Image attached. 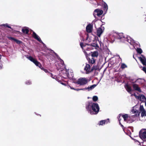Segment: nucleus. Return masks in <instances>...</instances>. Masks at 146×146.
Masks as SVG:
<instances>
[{
    "label": "nucleus",
    "mask_w": 146,
    "mask_h": 146,
    "mask_svg": "<svg viewBox=\"0 0 146 146\" xmlns=\"http://www.w3.org/2000/svg\"><path fill=\"white\" fill-rule=\"evenodd\" d=\"M87 110L91 114H97L99 110V107L98 104L93 103L91 105H89L87 108Z\"/></svg>",
    "instance_id": "nucleus-1"
},
{
    "label": "nucleus",
    "mask_w": 146,
    "mask_h": 146,
    "mask_svg": "<svg viewBox=\"0 0 146 146\" xmlns=\"http://www.w3.org/2000/svg\"><path fill=\"white\" fill-rule=\"evenodd\" d=\"M127 91L131 94L132 96H134L137 99H139L140 101L142 102H144L146 100V98L143 95H140L139 96H137L135 94H131V92H132L133 90H132L130 87L128 85H126L125 87Z\"/></svg>",
    "instance_id": "nucleus-2"
},
{
    "label": "nucleus",
    "mask_w": 146,
    "mask_h": 146,
    "mask_svg": "<svg viewBox=\"0 0 146 146\" xmlns=\"http://www.w3.org/2000/svg\"><path fill=\"white\" fill-rule=\"evenodd\" d=\"M88 81V80L86 78H82L78 79L75 83L80 86H83L87 84Z\"/></svg>",
    "instance_id": "nucleus-3"
},
{
    "label": "nucleus",
    "mask_w": 146,
    "mask_h": 146,
    "mask_svg": "<svg viewBox=\"0 0 146 146\" xmlns=\"http://www.w3.org/2000/svg\"><path fill=\"white\" fill-rule=\"evenodd\" d=\"M139 137L142 140H146V129H142L139 132Z\"/></svg>",
    "instance_id": "nucleus-4"
},
{
    "label": "nucleus",
    "mask_w": 146,
    "mask_h": 146,
    "mask_svg": "<svg viewBox=\"0 0 146 146\" xmlns=\"http://www.w3.org/2000/svg\"><path fill=\"white\" fill-rule=\"evenodd\" d=\"M27 58L31 61L33 62L36 66H38L40 68H41V64L38 61L36 60L35 59L31 56L27 57Z\"/></svg>",
    "instance_id": "nucleus-5"
},
{
    "label": "nucleus",
    "mask_w": 146,
    "mask_h": 146,
    "mask_svg": "<svg viewBox=\"0 0 146 146\" xmlns=\"http://www.w3.org/2000/svg\"><path fill=\"white\" fill-rule=\"evenodd\" d=\"M96 86V85L94 84V85H92L90 87H88V88H82V89H75L74 88H72L71 86H70V88L72 89H73V90H76L77 91H78V90H86L87 89H88L89 90H92V89H93Z\"/></svg>",
    "instance_id": "nucleus-6"
},
{
    "label": "nucleus",
    "mask_w": 146,
    "mask_h": 146,
    "mask_svg": "<svg viewBox=\"0 0 146 146\" xmlns=\"http://www.w3.org/2000/svg\"><path fill=\"white\" fill-rule=\"evenodd\" d=\"M103 13V11L99 9L95 10L94 13L93 15L94 16L96 15L100 16L102 15Z\"/></svg>",
    "instance_id": "nucleus-7"
},
{
    "label": "nucleus",
    "mask_w": 146,
    "mask_h": 146,
    "mask_svg": "<svg viewBox=\"0 0 146 146\" xmlns=\"http://www.w3.org/2000/svg\"><path fill=\"white\" fill-rule=\"evenodd\" d=\"M139 110L141 113V117L146 116V111L144 108L143 106L141 105L140 106L139 108Z\"/></svg>",
    "instance_id": "nucleus-8"
},
{
    "label": "nucleus",
    "mask_w": 146,
    "mask_h": 146,
    "mask_svg": "<svg viewBox=\"0 0 146 146\" xmlns=\"http://www.w3.org/2000/svg\"><path fill=\"white\" fill-rule=\"evenodd\" d=\"M138 58L143 65H146V59L143 56L141 55V57Z\"/></svg>",
    "instance_id": "nucleus-9"
},
{
    "label": "nucleus",
    "mask_w": 146,
    "mask_h": 146,
    "mask_svg": "<svg viewBox=\"0 0 146 146\" xmlns=\"http://www.w3.org/2000/svg\"><path fill=\"white\" fill-rule=\"evenodd\" d=\"M84 70H86V73H88L92 71V69H90V66L88 64H86L84 68Z\"/></svg>",
    "instance_id": "nucleus-10"
},
{
    "label": "nucleus",
    "mask_w": 146,
    "mask_h": 146,
    "mask_svg": "<svg viewBox=\"0 0 146 146\" xmlns=\"http://www.w3.org/2000/svg\"><path fill=\"white\" fill-rule=\"evenodd\" d=\"M32 35L34 37V38L36 39L37 40L41 42V43H42V41L40 40L39 37L35 33L33 32Z\"/></svg>",
    "instance_id": "nucleus-11"
},
{
    "label": "nucleus",
    "mask_w": 146,
    "mask_h": 146,
    "mask_svg": "<svg viewBox=\"0 0 146 146\" xmlns=\"http://www.w3.org/2000/svg\"><path fill=\"white\" fill-rule=\"evenodd\" d=\"M8 38L9 40H11L12 41H14L18 44H20V43L21 42L20 41L15 39V38H14L13 37H8Z\"/></svg>",
    "instance_id": "nucleus-12"
},
{
    "label": "nucleus",
    "mask_w": 146,
    "mask_h": 146,
    "mask_svg": "<svg viewBox=\"0 0 146 146\" xmlns=\"http://www.w3.org/2000/svg\"><path fill=\"white\" fill-rule=\"evenodd\" d=\"M133 89L136 90H137L139 92H141V90L140 88L138 87L137 84H134L133 85Z\"/></svg>",
    "instance_id": "nucleus-13"
},
{
    "label": "nucleus",
    "mask_w": 146,
    "mask_h": 146,
    "mask_svg": "<svg viewBox=\"0 0 146 146\" xmlns=\"http://www.w3.org/2000/svg\"><path fill=\"white\" fill-rule=\"evenodd\" d=\"M92 26L90 25H88L86 27L87 31L88 33H90L92 31Z\"/></svg>",
    "instance_id": "nucleus-14"
},
{
    "label": "nucleus",
    "mask_w": 146,
    "mask_h": 146,
    "mask_svg": "<svg viewBox=\"0 0 146 146\" xmlns=\"http://www.w3.org/2000/svg\"><path fill=\"white\" fill-rule=\"evenodd\" d=\"M103 32V31L101 28H98L97 31V35L98 36L100 37Z\"/></svg>",
    "instance_id": "nucleus-15"
},
{
    "label": "nucleus",
    "mask_w": 146,
    "mask_h": 146,
    "mask_svg": "<svg viewBox=\"0 0 146 146\" xmlns=\"http://www.w3.org/2000/svg\"><path fill=\"white\" fill-rule=\"evenodd\" d=\"M80 46H81V48H82L84 50V53H85V55H86V57H87V55L88 54L85 51V48H84L85 47H86V46L85 45H84L83 43H80Z\"/></svg>",
    "instance_id": "nucleus-16"
},
{
    "label": "nucleus",
    "mask_w": 146,
    "mask_h": 146,
    "mask_svg": "<svg viewBox=\"0 0 146 146\" xmlns=\"http://www.w3.org/2000/svg\"><path fill=\"white\" fill-rule=\"evenodd\" d=\"M137 108L136 106L133 107L131 111L132 113H135L137 112Z\"/></svg>",
    "instance_id": "nucleus-17"
},
{
    "label": "nucleus",
    "mask_w": 146,
    "mask_h": 146,
    "mask_svg": "<svg viewBox=\"0 0 146 146\" xmlns=\"http://www.w3.org/2000/svg\"><path fill=\"white\" fill-rule=\"evenodd\" d=\"M122 117L123 118L125 121H127L129 117L128 115L127 114H125L122 115Z\"/></svg>",
    "instance_id": "nucleus-18"
},
{
    "label": "nucleus",
    "mask_w": 146,
    "mask_h": 146,
    "mask_svg": "<svg viewBox=\"0 0 146 146\" xmlns=\"http://www.w3.org/2000/svg\"><path fill=\"white\" fill-rule=\"evenodd\" d=\"M126 40H127V41L130 44H131V42L133 41V40L131 39L130 37H127L125 38Z\"/></svg>",
    "instance_id": "nucleus-19"
},
{
    "label": "nucleus",
    "mask_w": 146,
    "mask_h": 146,
    "mask_svg": "<svg viewBox=\"0 0 146 146\" xmlns=\"http://www.w3.org/2000/svg\"><path fill=\"white\" fill-rule=\"evenodd\" d=\"M98 56V53L97 52H94L92 54V56L93 57H97Z\"/></svg>",
    "instance_id": "nucleus-20"
},
{
    "label": "nucleus",
    "mask_w": 146,
    "mask_h": 146,
    "mask_svg": "<svg viewBox=\"0 0 146 146\" xmlns=\"http://www.w3.org/2000/svg\"><path fill=\"white\" fill-rule=\"evenodd\" d=\"M136 82L140 84H143L145 80L143 79H139L137 80Z\"/></svg>",
    "instance_id": "nucleus-21"
},
{
    "label": "nucleus",
    "mask_w": 146,
    "mask_h": 146,
    "mask_svg": "<svg viewBox=\"0 0 146 146\" xmlns=\"http://www.w3.org/2000/svg\"><path fill=\"white\" fill-rule=\"evenodd\" d=\"M109 119H108L107 120H102L100 121V123H99V125H103V124H104L107 121H109Z\"/></svg>",
    "instance_id": "nucleus-22"
},
{
    "label": "nucleus",
    "mask_w": 146,
    "mask_h": 146,
    "mask_svg": "<svg viewBox=\"0 0 146 146\" xmlns=\"http://www.w3.org/2000/svg\"><path fill=\"white\" fill-rule=\"evenodd\" d=\"M23 32L24 33L27 34L29 32V30L27 28H25L22 30Z\"/></svg>",
    "instance_id": "nucleus-23"
},
{
    "label": "nucleus",
    "mask_w": 146,
    "mask_h": 146,
    "mask_svg": "<svg viewBox=\"0 0 146 146\" xmlns=\"http://www.w3.org/2000/svg\"><path fill=\"white\" fill-rule=\"evenodd\" d=\"M99 68V67L97 66H93L92 68V71L93 70H97Z\"/></svg>",
    "instance_id": "nucleus-24"
},
{
    "label": "nucleus",
    "mask_w": 146,
    "mask_h": 146,
    "mask_svg": "<svg viewBox=\"0 0 146 146\" xmlns=\"http://www.w3.org/2000/svg\"><path fill=\"white\" fill-rule=\"evenodd\" d=\"M137 52L139 54H141L142 52V50L139 48H138L137 50Z\"/></svg>",
    "instance_id": "nucleus-25"
},
{
    "label": "nucleus",
    "mask_w": 146,
    "mask_h": 146,
    "mask_svg": "<svg viewBox=\"0 0 146 146\" xmlns=\"http://www.w3.org/2000/svg\"><path fill=\"white\" fill-rule=\"evenodd\" d=\"M98 98L97 96H94L93 97V100L94 101H96L97 100Z\"/></svg>",
    "instance_id": "nucleus-26"
},
{
    "label": "nucleus",
    "mask_w": 146,
    "mask_h": 146,
    "mask_svg": "<svg viewBox=\"0 0 146 146\" xmlns=\"http://www.w3.org/2000/svg\"><path fill=\"white\" fill-rule=\"evenodd\" d=\"M95 60L93 58H92L90 60V62L92 64H94L95 63Z\"/></svg>",
    "instance_id": "nucleus-27"
},
{
    "label": "nucleus",
    "mask_w": 146,
    "mask_h": 146,
    "mask_svg": "<svg viewBox=\"0 0 146 146\" xmlns=\"http://www.w3.org/2000/svg\"><path fill=\"white\" fill-rule=\"evenodd\" d=\"M127 67V66L124 64H122L121 65V67L122 68H124Z\"/></svg>",
    "instance_id": "nucleus-28"
},
{
    "label": "nucleus",
    "mask_w": 146,
    "mask_h": 146,
    "mask_svg": "<svg viewBox=\"0 0 146 146\" xmlns=\"http://www.w3.org/2000/svg\"><path fill=\"white\" fill-rule=\"evenodd\" d=\"M104 8L106 9V10L108 9V5L107 4L105 3L104 5Z\"/></svg>",
    "instance_id": "nucleus-29"
},
{
    "label": "nucleus",
    "mask_w": 146,
    "mask_h": 146,
    "mask_svg": "<svg viewBox=\"0 0 146 146\" xmlns=\"http://www.w3.org/2000/svg\"><path fill=\"white\" fill-rule=\"evenodd\" d=\"M142 70L143 71H144L146 74V68L145 67H143L142 69Z\"/></svg>",
    "instance_id": "nucleus-30"
},
{
    "label": "nucleus",
    "mask_w": 146,
    "mask_h": 146,
    "mask_svg": "<svg viewBox=\"0 0 146 146\" xmlns=\"http://www.w3.org/2000/svg\"><path fill=\"white\" fill-rule=\"evenodd\" d=\"M41 69L42 70H43L45 72H48V71L47 70L44 69L43 68H41Z\"/></svg>",
    "instance_id": "nucleus-31"
},
{
    "label": "nucleus",
    "mask_w": 146,
    "mask_h": 146,
    "mask_svg": "<svg viewBox=\"0 0 146 146\" xmlns=\"http://www.w3.org/2000/svg\"><path fill=\"white\" fill-rule=\"evenodd\" d=\"M4 25L5 26H6V27H8L9 28H10V27H9L8 26V24H6L5 25Z\"/></svg>",
    "instance_id": "nucleus-32"
},
{
    "label": "nucleus",
    "mask_w": 146,
    "mask_h": 146,
    "mask_svg": "<svg viewBox=\"0 0 146 146\" xmlns=\"http://www.w3.org/2000/svg\"><path fill=\"white\" fill-rule=\"evenodd\" d=\"M51 74V77H52L53 78H54V77H52V74Z\"/></svg>",
    "instance_id": "nucleus-33"
},
{
    "label": "nucleus",
    "mask_w": 146,
    "mask_h": 146,
    "mask_svg": "<svg viewBox=\"0 0 146 146\" xmlns=\"http://www.w3.org/2000/svg\"><path fill=\"white\" fill-rule=\"evenodd\" d=\"M122 35H123V34H122V33H121V34H119V36H122Z\"/></svg>",
    "instance_id": "nucleus-34"
},
{
    "label": "nucleus",
    "mask_w": 146,
    "mask_h": 146,
    "mask_svg": "<svg viewBox=\"0 0 146 146\" xmlns=\"http://www.w3.org/2000/svg\"><path fill=\"white\" fill-rule=\"evenodd\" d=\"M28 83H27V84H29L31 82H28Z\"/></svg>",
    "instance_id": "nucleus-35"
},
{
    "label": "nucleus",
    "mask_w": 146,
    "mask_h": 146,
    "mask_svg": "<svg viewBox=\"0 0 146 146\" xmlns=\"http://www.w3.org/2000/svg\"><path fill=\"white\" fill-rule=\"evenodd\" d=\"M1 55H0V59H1Z\"/></svg>",
    "instance_id": "nucleus-36"
},
{
    "label": "nucleus",
    "mask_w": 146,
    "mask_h": 146,
    "mask_svg": "<svg viewBox=\"0 0 146 146\" xmlns=\"http://www.w3.org/2000/svg\"><path fill=\"white\" fill-rule=\"evenodd\" d=\"M119 118H120V117H119V120H120Z\"/></svg>",
    "instance_id": "nucleus-37"
},
{
    "label": "nucleus",
    "mask_w": 146,
    "mask_h": 146,
    "mask_svg": "<svg viewBox=\"0 0 146 146\" xmlns=\"http://www.w3.org/2000/svg\"><path fill=\"white\" fill-rule=\"evenodd\" d=\"M118 38H119V39H120V38H119V37H118Z\"/></svg>",
    "instance_id": "nucleus-38"
}]
</instances>
